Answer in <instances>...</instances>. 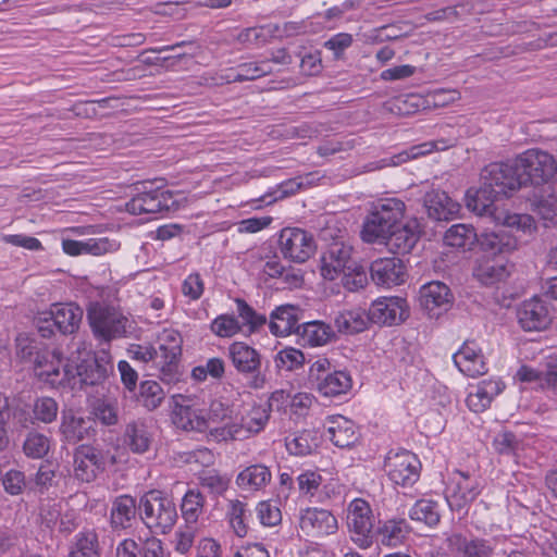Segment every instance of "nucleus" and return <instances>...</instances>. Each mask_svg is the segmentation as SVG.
<instances>
[{"label": "nucleus", "mask_w": 557, "mask_h": 557, "mask_svg": "<svg viewBox=\"0 0 557 557\" xmlns=\"http://www.w3.org/2000/svg\"><path fill=\"white\" fill-rule=\"evenodd\" d=\"M138 512L145 525L160 534L170 532L177 520L176 506L173 500L157 490L149 491L141 496Z\"/></svg>", "instance_id": "nucleus-3"}, {"label": "nucleus", "mask_w": 557, "mask_h": 557, "mask_svg": "<svg viewBox=\"0 0 557 557\" xmlns=\"http://www.w3.org/2000/svg\"><path fill=\"white\" fill-rule=\"evenodd\" d=\"M481 182L493 189L500 198L509 197L523 187L518 158L492 162L481 171Z\"/></svg>", "instance_id": "nucleus-6"}, {"label": "nucleus", "mask_w": 557, "mask_h": 557, "mask_svg": "<svg viewBox=\"0 0 557 557\" xmlns=\"http://www.w3.org/2000/svg\"><path fill=\"white\" fill-rule=\"evenodd\" d=\"M49 440L38 433H30L24 442V453L27 457L39 459L49 451Z\"/></svg>", "instance_id": "nucleus-53"}, {"label": "nucleus", "mask_w": 557, "mask_h": 557, "mask_svg": "<svg viewBox=\"0 0 557 557\" xmlns=\"http://www.w3.org/2000/svg\"><path fill=\"white\" fill-rule=\"evenodd\" d=\"M473 275L480 283L490 286L504 281L509 271L505 258L481 257L473 269Z\"/></svg>", "instance_id": "nucleus-32"}, {"label": "nucleus", "mask_w": 557, "mask_h": 557, "mask_svg": "<svg viewBox=\"0 0 557 557\" xmlns=\"http://www.w3.org/2000/svg\"><path fill=\"white\" fill-rule=\"evenodd\" d=\"M67 507V504L61 500L42 503L39 512L41 530L53 536L57 532L58 519H61V515Z\"/></svg>", "instance_id": "nucleus-42"}, {"label": "nucleus", "mask_w": 557, "mask_h": 557, "mask_svg": "<svg viewBox=\"0 0 557 557\" xmlns=\"http://www.w3.org/2000/svg\"><path fill=\"white\" fill-rule=\"evenodd\" d=\"M139 552L143 557H170V553L164 548L162 541L154 536L146 539Z\"/></svg>", "instance_id": "nucleus-64"}, {"label": "nucleus", "mask_w": 557, "mask_h": 557, "mask_svg": "<svg viewBox=\"0 0 557 557\" xmlns=\"http://www.w3.org/2000/svg\"><path fill=\"white\" fill-rule=\"evenodd\" d=\"M370 324L368 312L361 308L339 311L334 319L337 332L354 335L363 332Z\"/></svg>", "instance_id": "nucleus-36"}, {"label": "nucleus", "mask_w": 557, "mask_h": 557, "mask_svg": "<svg viewBox=\"0 0 557 557\" xmlns=\"http://www.w3.org/2000/svg\"><path fill=\"white\" fill-rule=\"evenodd\" d=\"M367 312L370 323L397 325L409 317V307L405 298L381 297L371 304Z\"/></svg>", "instance_id": "nucleus-18"}, {"label": "nucleus", "mask_w": 557, "mask_h": 557, "mask_svg": "<svg viewBox=\"0 0 557 557\" xmlns=\"http://www.w3.org/2000/svg\"><path fill=\"white\" fill-rule=\"evenodd\" d=\"M195 541V530L186 525L184 528H180L174 534V549L184 555L190 550Z\"/></svg>", "instance_id": "nucleus-61"}, {"label": "nucleus", "mask_w": 557, "mask_h": 557, "mask_svg": "<svg viewBox=\"0 0 557 557\" xmlns=\"http://www.w3.org/2000/svg\"><path fill=\"white\" fill-rule=\"evenodd\" d=\"M138 506L135 499L128 495L119 496L111 509V523L113 528L125 529L131 525L132 520L135 518Z\"/></svg>", "instance_id": "nucleus-39"}, {"label": "nucleus", "mask_w": 557, "mask_h": 557, "mask_svg": "<svg viewBox=\"0 0 557 557\" xmlns=\"http://www.w3.org/2000/svg\"><path fill=\"white\" fill-rule=\"evenodd\" d=\"M411 520L434 527L440 522L438 506L430 499H419L409 510Z\"/></svg>", "instance_id": "nucleus-46"}, {"label": "nucleus", "mask_w": 557, "mask_h": 557, "mask_svg": "<svg viewBox=\"0 0 557 557\" xmlns=\"http://www.w3.org/2000/svg\"><path fill=\"white\" fill-rule=\"evenodd\" d=\"M305 356L299 349L287 347L277 352L275 357V366L278 369L293 371L302 366Z\"/></svg>", "instance_id": "nucleus-54"}, {"label": "nucleus", "mask_w": 557, "mask_h": 557, "mask_svg": "<svg viewBox=\"0 0 557 557\" xmlns=\"http://www.w3.org/2000/svg\"><path fill=\"white\" fill-rule=\"evenodd\" d=\"M226 517L235 534L239 537L246 536L249 518L247 505L239 499L230 500L226 508Z\"/></svg>", "instance_id": "nucleus-43"}, {"label": "nucleus", "mask_w": 557, "mask_h": 557, "mask_svg": "<svg viewBox=\"0 0 557 557\" xmlns=\"http://www.w3.org/2000/svg\"><path fill=\"white\" fill-rule=\"evenodd\" d=\"M164 396V392L158 382L143 381L139 386L137 401L148 410H153L160 406Z\"/></svg>", "instance_id": "nucleus-48"}, {"label": "nucleus", "mask_w": 557, "mask_h": 557, "mask_svg": "<svg viewBox=\"0 0 557 557\" xmlns=\"http://www.w3.org/2000/svg\"><path fill=\"white\" fill-rule=\"evenodd\" d=\"M370 276L375 285L389 288L403 284L407 272L401 259L379 258L370 264Z\"/></svg>", "instance_id": "nucleus-21"}, {"label": "nucleus", "mask_w": 557, "mask_h": 557, "mask_svg": "<svg viewBox=\"0 0 557 557\" xmlns=\"http://www.w3.org/2000/svg\"><path fill=\"white\" fill-rule=\"evenodd\" d=\"M35 374L54 387H69L70 358L64 361L61 354L45 350L34 364Z\"/></svg>", "instance_id": "nucleus-19"}, {"label": "nucleus", "mask_w": 557, "mask_h": 557, "mask_svg": "<svg viewBox=\"0 0 557 557\" xmlns=\"http://www.w3.org/2000/svg\"><path fill=\"white\" fill-rule=\"evenodd\" d=\"M384 467L389 480L399 486L411 487L421 474V461L409 450H389L384 459Z\"/></svg>", "instance_id": "nucleus-10"}, {"label": "nucleus", "mask_w": 557, "mask_h": 557, "mask_svg": "<svg viewBox=\"0 0 557 557\" xmlns=\"http://www.w3.org/2000/svg\"><path fill=\"white\" fill-rule=\"evenodd\" d=\"M124 443L134 453H145L151 443V434L143 421H134L126 428Z\"/></svg>", "instance_id": "nucleus-41"}, {"label": "nucleus", "mask_w": 557, "mask_h": 557, "mask_svg": "<svg viewBox=\"0 0 557 557\" xmlns=\"http://www.w3.org/2000/svg\"><path fill=\"white\" fill-rule=\"evenodd\" d=\"M297 334L310 346L325 345L335 336L332 326L321 321L301 323Z\"/></svg>", "instance_id": "nucleus-38"}, {"label": "nucleus", "mask_w": 557, "mask_h": 557, "mask_svg": "<svg viewBox=\"0 0 557 557\" xmlns=\"http://www.w3.org/2000/svg\"><path fill=\"white\" fill-rule=\"evenodd\" d=\"M341 448L350 447L359 438L354 420H330V425L322 435Z\"/></svg>", "instance_id": "nucleus-35"}, {"label": "nucleus", "mask_w": 557, "mask_h": 557, "mask_svg": "<svg viewBox=\"0 0 557 557\" xmlns=\"http://www.w3.org/2000/svg\"><path fill=\"white\" fill-rule=\"evenodd\" d=\"M322 69L323 66L320 51H311L301 57L300 70L305 75H318L321 73Z\"/></svg>", "instance_id": "nucleus-63"}, {"label": "nucleus", "mask_w": 557, "mask_h": 557, "mask_svg": "<svg viewBox=\"0 0 557 557\" xmlns=\"http://www.w3.org/2000/svg\"><path fill=\"white\" fill-rule=\"evenodd\" d=\"M406 211V205L398 198H382L372 205L361 231V237L367 243H383L395 227L400 225Z\"/></svg>", "instance_id": "nucleus-1"}, {"label": "nucleus", "mask_w": 557, "mask_h": 557, "mask_svg": "<svg viewBox=\"0 0 557 557\" xmlns=\"http://www.w3.org/2000/svg\"><path fill=\"white\" fill-rule=\"evenodd\" d=\"M479 234L471 224L458 223L451 225L444 234V243L447 246L470 250L478 242Z\"/></svg>", "instance_id": "nucleus-37"}, {"label": "nucleus", "mask_w": 557, "mask_h": 557, "mask_svg": "<svg viewBox=\"0 0 557 557\" xmlns=\"http://www.w3.org/2000/svg\"><path fill=\"white\" fill-rule=\"evenodd\" d=\"M227 356L236 371L244 375H257L261 368V356L244 342H234L227 348Z\"/></svg>", "instance_id": "nucleus-25"}, {"label": "nucleus", "mask_w": 557, "mask_h": 557, "mask_svg": "<svg viewBox=\"0 0 557 557\" xmlns=\"http://www.w3.org/2000/svg\"><path fill=\"white\" fill-rule=\"evenodd\" d=\"M88 320L98 338L111 341L126 333L127 318L114 307L100 302L91 304L88 308Z\"/></svg>", "instance_id": "nucleus-9"}, {"label": "nucleus", "mask_w": 557, "mask_h": 557, "mask_svg": "<svg viewBox=\"0 0 557 557\" xmlns=\"http://www.w3.org/2000/svg\"><path fill=\"white\" fill-rule=\"evenodd\" d=\"M2 485L7 493L18 495L25 487V475L18 470H10L3 475Z\"/></svg>", "instance_id": "nucleus-62"}, {"label": "nucleus", "mask_w": 557, "mask_h": 557, "mask_svg": "<svg viewBox=\"0 0 557 557\" xmlns=\"http://www.w3.org/2000/svg\"><path fill=\"white\" fill-rule=\"evenodd\" d=\"M322 483V476L319 472L306 470L297 476V485L302 496L313 497Z\"/></svg>", "instance_id": "nucleus-56"}, {"label": "nucleus", "mask_w": 557, "mask_h": 557, "mask_svg": "<svg viewBox=\"0 0 557 557\" xmlns=\"http://www.w3.org/2000/svg\"><path fill=\"white\" fill-rule=\"evenodd\" d=\"M299 309L293 305H283L272 311L269 327L275 336H287L298 333L300 327L298 319Z\"/></svg>", "instance_id": "nucleus-31"}, {"label": "nucleus", "mask_w": 557, "mask_h": 557, "mask_svg": "<svg viewBox=\"0 0 557 557\" xmlns=\"http://www.w3.org/2000/svg\"><path fill=\"white\" fill-rule=\"evenodd\" d=\"M352 247L342 240L329 244L321 256V274L326 280H335L342 272L354 270Z\"/></svg>", "instance_id": "nucleus-15"}, {"label": "nucleus", "mask_w": 557, "mask_h": 557, "mask_svg": "<svg viewBox=\"0 0 557 557\" xmlns=\"http://www.w3.org/2000/svg\"><path fill=\"white\" fill-rule=\"evenodd\" d=\"M210 330L216 336L225 338L242 332V325L233 314H220L212 320Z\"/></svg>", "instance_id": "nucleus-51"}, {"label": "nucleus", "mask_w": 557, "mask_h": 557, "mask_svg": "<svg viewBox=\"0 0 557 557\" xmlns=\"http://www.w3.org/2000/svg\"><path fill=\"white\" fill-rule=\"evenodd\" d=\"M159 350L162 352L164 363L172 364L178 360L182 354V336L177 331L165 330L159 337Z\"/></svg>", "instance_id": "nucleus-45"}, {"label": "nucleus", "mask_w": 557, "mask_h": 557, "mask_svg": "<svg viewBox=\"0 0 557 557\" xmlns=\"http://www.w3.org/2000/svg\"><path fill=\"white\" fill-rule=\"evenodd\" d=\"M92 422L96 420H62L60 430L66 442L76 443L94 434Z\"/></svg>", "instance_id": "nucleus-47"}, {"label": "nucleus", "mask_w": 557, "mask_h": 557, "mask_svg": "<svg viewBox=\"0 0 557 557\" xmlns=\"http://www.w3.org/2000/svg\"><path fill=\"white\" fill-rule=\"evenodd\" d=\"M272 73L269 61L247 62L237 65L235 70L225 76L227 83L255 81Z\"/></svg>", "instance_id": "nucleus-40"}, {"label": "nucleus", "mask_w": 557, "mask_h": 557, "mask_svg": "<svg viewBox=\"0 0 557 557\" xmlns=\"http://www.w3.org/2000/svg\"><path fill=\"white\" fill-rule=\"evenodd\" d=\"M298 527L307 536L321 537L334 534L338 524L337 519L330 510L306 507L299 510Z\"/></svg>", "instance_id": "nucleus-17"}, {"label": "nucleus", "mask_w": 557, "mask_h": 557, "mask_svg": "<svg viewBox=\"0 0 557 557\" xmlns=\"http://www.w3.org/2000/svg\"><path fill=\"white\" fill-rule=\"evenodd\" d=\"M517 319L528 332L545 330L552 323L548 306L539 297L522 301L517 308Z\"/></svg>", "instance_id": "nucleus-20"}, {"label": "nucleus", "mask_w": 557, "mask_h": 557, "mask_svg": "<svg viewBox=\"0 0 557 557\" xmlns=\"http://www.w3.org/2000/svg\"><path fill=\"white\" fill-rule=\"evenodd\" d=\"M517 158L523 186L548 184L557 174V161L547 151L528 149Z\"/></svg>", "instance_id": "nucleus-7"}, {"label": "nucleus", "mask_w": 557, "mask_h": 557, "mask_svg": "<svg viewBox=\"0 0 557 557\" xmlns=\"http://www.w3.org/2000/svg\"><path fill=\"white\" fill-rule=\"evenodd\" d=\"M29 408L22 398L10 400L0 394V418H24L29 414Z\"/></svg>", "instance_id": "nucleus-52"}, {"label": "nucleus", "mask_w": 557, "mask_h": 557, "mask_svg": "<svg viewBox=\"0 0 557 557\" xmlns=\"http://www.w3.org/2000/svg\"><path fill=\"white\" fill-rule=\"evenodd\" d=\"M419 240L418 223L416 221L398 225L391 235L383 239L389 251L395 255L409 253Z\"/></svg>", "instance_id": "nucleus-28"}, {"label": "nucleus", "mask_w": 557, "mask_h": 557, "mask_svg": "<svg viewBox=\"0 0 557 557\" xmlns=\"http://www.w3.org/2000/svg\"><path fill=\"white\" fill-rule=\"evenodd\" d=\"M423 206L429 218L436 221H448L456 218L461 209L459 202L441 189H431L423 197Z\"/></svg>", "instance_id": "nucleus-24"}, {"label": "nucleus", "mask_w": 557, "mask_h": 557, "mask_svg": "<svg viewBox=\"0 0 557 557\" xmlns=\"http://www.w3.org/2000/svg\"><path fill=\"white\" fill-rule=\"evenodd\" d=\"M500 197L493 191L492 188L481 182L479 188L471 187L466 191L465 205L466 208L479 216L493 215L495 211L494 203Z\"/></svg>", "instance_id": "nucleus-30"}, {"label": "nucleus", "mask_w": 557, "mask_h": 557, "mask_svg": "<svg viewBox=\"0 0 557 557\" xmlns=\"http://www.w3.org/2000/svg\"><path fill=\"white\" fill-rule=\"evenodd\" d=\"M270 469L261 463H256L243 469L236 476L237 486L246 492L263 490L271 481Z\"/></svg>", "instance_id": "nucleus-34"}, {"label": "nucleus", "mask_w": 557, "mask_h": 557, "mask_svg": "<svg viewBox=\"0 0 557 557\" xmlns=\"http://www.w3.org/2000/svg\"><path fill=\"white\" fill-rule=\"evenodd\" d=\"M257 518L264 527H274L282 520L280 508L274 502L262 500L256 507Z\"/></svg>", "instance_id": "nucleus-55"}, {"label": "nucleus", "mask_w": 557, "mask_h": 557, "mask_svg": "<svg viewBox=\"0 0 557 557\" xmlns=\"http://www.w3.org/2000/svg\"><path fill=\"white\" fill-rule=\"evenodd\" d=\"M308 380L312 387L325 397L346 394L352 385L347 372L331 371V362L326 358L318 359L310 366Z\"/></svg>", "instance_id": "nucleus-8"}, {"label": "nucleus", "mask_w": 557, "mask_h": 557, "mask_svg": "<svg viewBox=\"0 0 557 557\" xmlns=\"http://www.w3.org/2000/svg\"><path fill=\"white\" fill-rule=\"evenodd\" d=\"M347 525L351 540L361 548H368L373 542V520L370 505L361 499L355 498L348 506Z\"/></svg>", "instance_id": "nucleus-13"}, {"label": "nucleus", "mask_w": 557, "mask_h": 557, "mask_svg": "<svg viewBox=\"0 0 557 557\" xmlns=\"http://www.w3.org/2000/svg\"><path fill=\"white\" fill-rule=\"evenodd\" d=\"M205 497L195 488L188 490L181 504L182 516L186 523L194 524L203 512Z\"/></svg>", "instance_id": "nucleus-44"}, {"label": "nucleus", "mask_w": 557, "mask_h": 557, "mask_svg": "<svg viewBox=\"0 0 557 557\" xmlns=\"http://www.w3.org/2000/svg\"><path fill=\"white\" fill-rule=\"evenodd\" d=\"M44 351L40 343L26 335L20 334L15 339V355L23 362L35 364Z\"/></svg>", "instance_id": "nucleus-49"}, {"label": "nucleus", "mask_w": 557, "mask_h": 557, "mask_svg": "<svg viewBox=\"0 0 557 557\" xmlns=\"http://www.w3.org/2000/svg\"><path fill=\"white\" fill-rule=\"evenodd\" d=\"M341 275L343 286L350 292L363 288L368 281L366 271L357 263L354 270L342 272Z\"/></svg>", "instance_id": "nucleus-58"}, {"label": "nucleus", "mask_w": 557, "mask_h": 557, "mask_svg": "<svg viewBox=\"0 0 557 557\" xmlns=\"http://www.w3.org/2000/svg\"><path fill=\"white\" fill-rule=\"evenodd\" d=\"M117 459L109 453L102 454L96 448L82 445L74 454V473L83 482L92 481L107 466L114 465Z\"/></svg>", "instance_id": "nucleus-14"}, {"label": "nucleus", "mask_w": 557, "mask_h": 557, "mask_svg": "<svg viewBox=\"0 0 557 557\" xmlns=\"http://www.w3.org/2000/svg\"><path fill=\"white\" fill-rule=\"evenodd\" d=\"M419 304L429 318L437 319L451 308L454 296L445 283L432 281L420 288Z\"/></svg>", "instance_id": "nucleus-16"}, {"label": "nucleus", "mask_w": 557, "mask_h": 557, "mask_svg": "<svg viewBox=\"0 0 557 557\" xmlns=\"http://www.w3.org/2000/svg\"><path fill=\"white\" fill-rule=\"evenodd\" d=\"M216 420H173L177 428L185 431H196L203 433L209 441H242L252 434L259 433L265 426L267 420H232L230 423L219 426L210 422Z\"/></svg>", "instance_id": "nucleus-2"}, {"label": "nucleus", "mask_w": 557, "mask_h": 557, "mask_svg": "<svg viewBox=\"0 0 557 557\" xmlns=\"http://www.w3.org/2000/svg\"><path fill=\"white\" fill-rule=\"evenodd\" d=\"M411 528L404 518L388 519L377 527L373 533V540L377 545L397 547L405 543Z\"/></svg>", "instance_id": "nucleus-27"}, {"label": "nucleus", "mask_w": 557, "mask_h": 557, "mask_svg": "<svg viewBox=\"0 0 557 557\" xmlns=\"http://www.w3.org/2000/svg\"><path fill=\"white\" fill-rule=\"evenodd\" d=\"M97 535L91 531L79 532L75 536V543L71 552L86 553L98 556L97 553Z\"/></svg>", "instance_id": "nucleus-60"}, {"label": "nucleus", "mask_w": 557, "mask_h": 557, "mask_svg": "<svg viewBox=\"0 0 557 557\" xmlns=\"http://www.w3.org/2000/svg\"><path fill=\"white\" fill-rule=\"evenodd\" d=\"M354 42L352 36L348 33H338L327 39L323 47L333 52L334 59L339 60L343 58L344 52Z\"/></svg>", "instance_id": "nucleus-57"}, {"label": "nucleus", "mask_w": 557, "mask_h": 557, "mask_svg": "<svg viewBox=\"0 0 557 557\" xmlns=\"http://www.w3.org/2000/svg\"><path fill=\"white\" fill-rule=\"evenodd\" d=\"M476 244L485 258H504L518 246L517 239L503 228L479 234Z\"/></svg>", "instance_id": "nucleus-22"}, {"label": "nucleus", "mask_w": 557, "mask_h": 557, "mask_svg": "<svg viewBox=\"0 0 557 557\" xmlns=\"http://www.w3.org/2000/svg\"><path fill=\"white\" fill-rule=\"evenodd\" d=\"M135 195L126 202L131 214H153L170 211L176 203L173 193L164 188L163 180L136 183Z\"/></svg>", "instance_id": "nucleus-4"}, {"label": "nucleus", "mask_w": 557, "mask_h": 557, "mask_svg": "<svg viewBox=\"0 0 557 557\" xmlns=\"http://www.w3.org/2000/svg\"><path fill=\"white\" fill-rule=\"evenodd\" d=\"M454 363L467 376L475 377L487 372L484 356L474 341H466L453 355Z\"/></svg>", "instance_id": "nucleus-23"}, {"label": "nucleus", "mask_w": 557, "mask_h": 557, "mask_svg": "<svg viewBox=\"0 0 557 557\" xmlns=\"http://www.w3.org/2000/svg\"><path fill=\"white\" fill-rule=\"evenodd\" d=\"M235 304L238 318L242 320V329L247 326L249 332L253 333L267 323L265 315L259 314L246 300L236 298Z\"/></svg>", "instance_id": "nucleus-50"}, {"label": "nucleus", "mask_w": 557, "mask_h": 557, "mask_svg": "<svg viewBox=\"0 0 557 557\" xmlns=\"http://www.w3.org/2000/svg\"><path fill=\"white\" fill-rule=\"evenodd\" d=\"M451 552L460 557H492L494 545L490 540L454 533L447 537Z\"/></svg>", "instance_id": "nucleus-26"}, {"label": "nucleus", "mask_w": 557, "mask_h": 557, "mask_svg": "<svg viewBox=\"0 0 557 557\" xmlns=\"http://www.w3.org/2000/svg\"><path fill=\"white\" fill-rule=\"evenodd\" d=\"M268 405L272 412H281V406L288 405L290 414L301 417L309 414L308 410L313 406H318V401L312 394L298 393L290 398L289 395L285 394L283 391H276L269 398Z\"/></svg>", "instance_id": "nucleus-29"}, {"label": "nucleus", "mask_w": 557, "mask_h": 557, "mask_svg": "<svg viewBox=\"0 0 557 557\" xmlns=\"http://www.w3.org/2000/svg\"><path fill=\"white\" fill-rule=\"evenodd\" d=\"M69 388L82 389L87 385L101 383L112 371L110 356L102 351L99 355L86 352L84 357L72 356L70 358Z\"/></svg>", "instance_id": "nucleus-5"}, {"label": "nucleus", "mask_w": 557, "mask_h": 557, "mask_svg": "<svg viewBox=\"0 0 557 557\" xmlns=\"http://www.w3.org/2000/svg\"><path fill=\"white\" fill-rule=\"evenodd\" d=\"M482 488L480 476L455 471L446 485L445 498L451 510H462L481 494Z\"/></svg>", "instance_id": "nucleus-11"}, {"label": "nucleus", "mask_w": 557, "mask_h": 557, "mask_svg": "<svg viewBox=\"0 0 557 557\" xmlns=\"http://www.w3.org/2000/svg\"><path fill=\"white\" fill-rule=\"evenodd\" d=\"M494 448L503 455H512L518 459L519 442L510 432H502L494 438Z\"/></svg>", "instance_id": "nucleus-59"}, {"label": "nucleus", "mask_w": 557, "mask_h": 557, "mask_svg": "<svg viewBox=\"0 0 557 557\" xmlns=\"http://www.w3.org/2000/svg\"><path fill=\"white\" fill-rule=\"evenodd\" d=\"M278 247L283 257L295 263L306 262L317 249L312 234L298 227L283 228L278 237Z\"/></svg>", "instance_id": "nucleus-12"}, {"label": "nucleus", "mask_w": 557, "mask_h": 557, "mask_svg": "<svg viewBox=\"0 0 557 557\" xmlns=\"http://www.w3.org/2000/svg\"><path fill=\"white\" fill-rule=\"evenodd\" d=\"M51 311L57 323V330L63 334H73L78 327L83 318V310L79 306L69 304H55L51 306Z\"/></svg>", "instance_id": "nucleus-33"}]
</instances>
